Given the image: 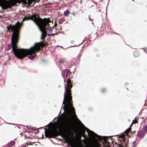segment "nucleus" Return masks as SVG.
<instances>
[{
    "mask_svg": "<svg viewBox=\"0 0 147 147\" xmlns=\"http://www.w3.org/2000/svg\"><path fill=\"white\" fill-rule=\"evenodd\" d=\"M63 135H64V136H65V137H67V136L65 133H63Z\"/></svg>",
    "mask_w": 147,
    "mask_h": 147,
    "instance_id": "obj_16",
    "label": "nucleus"
},
{
    "mask_svg": "<svg viewBox=\"0 0 147 147\" xmlns=\"http://www.w3.org/2000/svg\"><path fill=\"white\" fill-rule=\"evenodd\" d=\"M10 144H11V145H13L14 144L15 142L13 141H12L11 142H10Z\"/></svg>",
    "mask_w": 147,
    "mask_h": 147,
    "instance_id": "obj_14",
    "label": "nucleus"
},
{
    "mask_svg": "<svg viewBox=\"0 0 147 147\" xmlns=\"http://www.w3.org/2000/svg\"><path fill=\"white\" fill-rule=\"evenodd\" d=\"M144 131L145 132H147V125H145L143 128Z\"/></svg>",
    "mask_w": 147,
    "mask_h": 147,
    "instance_id": "obj_12",
    "label": "nucleus"
},
{
    "mask_svg": "<svg viewBox=\"0 0 147 147\" xmlns=\"http://www.w3.org/2000/svg\"><path fill=\"white\" fill-rule=\"evenodd\" d=\"M138 136L140 138L143 137L144 136V134L142 131H140L138 133Z\"/></svg>",
    "mask_w": 147,
    "mask_h": 147,
    "instance_id": "obj_10",
    "label": "nucleus"
},
{
    "mask_svg": "<svg viewBox=\"0 0 147 147\" xmlns=\"http://www.w3.org/2000/svg\"><path fill=\"white\" fill-rule=\"evenodd\" d=\"M67 85L66 93L62 103L64 105L63 107L64 112L61 115L62 118L65 121L59 126V128L60 131L70 132L72 128V120L76 118V116L74 109L71 104L70 90L72 85L71 81L69 79L67 81Z\"/></svg>",
    "mask_w": 147,
    "mask_h": 147,
    "instance_id": "obj_2",
    "label": "nucleus"
},
{
    "mask_svg": "<svg viewBox=\"0 0 147 147\" xmlns=\"http://www.w3.org/2000/svg\"><path fill=\"white\" fill-rule=\"evenodd\" d=\"M16 42L15 43L16 46H13L12 43H11L13 47L12 50L15 55L17 57L21 59H22L28 55H30L33 53V55H30L28 57L30 59H33L36 55L35 53V51H38L40 49V47H42L45 45L42 42H40L35 44L34 46L32 47L29 49H17L16 48Z\"/></svg>",
    "mask_w": 147,
    "mask_h": 147,
    "instance_id": "obj_3",
    "label": "nucleus"
},
{
    "mask_svg": "<svg viewBox=\"0 0 147 147\" xmlns=\"http://www.w3.org/2000/svg\"><path fill=\"white\" fill-rule=\"evenodd\" d=\"M1 6L3 9H6L9 6L8 3L5 1H2L1 3Z\"/></svg>",
    "mask_w": 147,
    "mask_h": 147,
    "instance_id": "obj_8",
    "label": "nucleus"
},
{
    "mask_svg": "<svg viewBox=\"0 0 147 147\" xmlns=\"http://www.w3.org/2000/svg\"><path fill=\"white\" fill-rule=\"evenodd\" d=\"M56 133H57V131L56 130L54 131H49L48 133H45V136L47 137H52Z\"/></svg>",
    "mask_w": 147,
    "mask_h": 147,
    "instance_id": "obj_6",
    "label": "nucleus"
},
{
    "mask_svg": "<svg viewBox=\"0 0 147 147\" xmlns=\"http://www.w3.org/2000/svg\"><path fill=\"white\" fill-rule=\"evenodd\" d=\"M119 146H121V145H119Z\"/></svg>",
    "mask_w": 147,
    "mask_h": 147,
    "instance_id": "obj_19",
    "label": "nucleus"
},
{
    "mask_svg": "<svg viewBox=\"0 0 147 147\" xmlns=\"http://www.w3.org/2000/svg\"><path fill=\"white\" fill-rule=\"evenodd\" d=\"M127 130H128V131L129 132V131H130V129H128Z\"/></svg>",
    "mask_w": 147,
    "mask_h": 147,
    "instance_id": "obj_17",
    "label": "nucleus"
},
{
    "mask_svg": "<svg viewBox=\"0 0 147 147\" xmlns=\"http://www.w3.org/2000/svg\"><path fill=\"white\" fill-rule=\"evenodd\" d=\"M11 2L12 3H16L18 2V0H11Z\"/></svg>",
    "mask_w": 147,
    "mask_h": 147,
    "instance_id": "obj_13",
    "label": "nucleus"
},
{
    "mask_svg": "<svg viewBox=\"0 0 147 147\" xmlns=\"http://www.w3.org/2000/svg\"><path fill=\"white\" fill-rule=\"evenodd\" d=\"M24 4H26L28 3L29 5L31 4L33 0H21Z\"/></svg>",
    "mask_w": 147,
    "mask_h": 147,
    "instance_id": "obj_9",
    "label": "nucleus"
},
{
    "mask_svg": "<svg viewBox=\"0 0 147 147\" xmlns=\"http://www.w3.org/2000/svg\"><path fill=\"white\" fill-rule=\"evenodd\" d=\"M69 13V11L68 10H67L64 11V14L65 16H67Z\"/></svg>",
    "mask_w": 147,
    "mask_h": 147,
    "instance_id": "obj_11",
    "label": "nucleus"
},
{
    "mask_svg": "<svg viewBox=\"0 0 147 147\" xmlns=\"http://www.w3.org/2000/svg\"><path fill=\"white\" fill-rule=\"evenodd\" d=\"M83 128L84 129L86 130L88 133V135L90 137H96L98 135L95 134L93 131L88 129L86 127L83 126Z\"/></svg>",
    "mask_w": 147,
    "mask_h": 147,
    "instance_id": "obj_4",
    "label": "nucleus"
},
{
    "mask_svg": "<svg viewBox=\"0 0 147 147\" xmlns=\"http://www.w3.org/2000/svg\"><path fill=\"white\" fill-rule=\"evenodd\" d=\"M30 19L35 22L42 32V39L44 40L46 36V35L48 36L53 35L51 33L53 29L50 27V25L52 22L49 20V18L47 19L45 18L41 19L38 15L35 14L31 16L25 17L22 19V21L21 22H18L14 26L12 25L10 27L12 31H13L11 39V43L13 46H16L15 43L18 41L19 32L22 26V22Z\"/></svg>",
    "mask_w": 147,
    "mask_h": 147,
    "instance_id": "obj_1",
    "label": "nucleus"
},
{
    "mask_svg": "<svg viewBox=\"0 0 147 147\" xmlns=\"http://www.w3.org/2000/svg\"><path fill=\"white\" fill-rule=\"evenodd\" d=\"M136 122H137V121H134V120H133L132 123L131 124V125H130V126H131L132 125L133 123H135Z\"/></svg>",
    "mask_w": 147,
    "mask_h": 147,
    "instance_id": "obj_15",
    "label": "nucleus"
},
{
    "mask_svg": "<svg viewBox=\"0 0 147 147\" xmlns=\"http://www.w3.org/2000/svg\"><path fill=\"white\" fill-rule=\"evenodd\" d=\"M100 144L98 141L96 140H94L92 142L91 144L86 145L85 147H99Z\"/></svg>",
    "mask_w": 147,
    "mask_h": 147,
    "instance_id": "obj_5",
    "label": "nucleus"
},
{
    "mask_svg": "<svg viewBox=\"0 0 147 147\" xmlns=\"http://www.w3.org/2000/svg\"><path fill=\"white\" fill-rule=\"evenodd\" d=\"M82 141H84V139L83 140H82Z\"/></svg>",
    "mask_w": 147,
    "mask_h": 147,
    "instance_id": "obj_18",
    "label": "nucleus"
},
{
    "mask_svg": "<svg viewBox=\"0 0 147 147\" xmlns=\"http://www.w3.org/2000/svg\"><path fill=\"white\" fill-rule=\"evenodd\" d=\"M71 74V73L69 71L67 70H65L63 71V76L64 78H65L69 77Z\"/></svg>",
    "mask_w": 147,
    "mask_h": 147,
    "instance_id": "obj_7",
    "label": "nucleus"
}]
</instances>
